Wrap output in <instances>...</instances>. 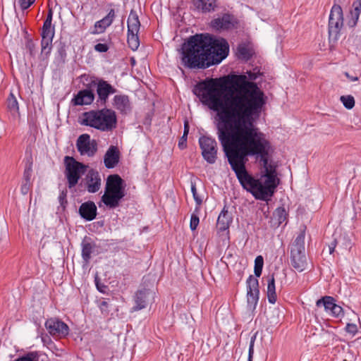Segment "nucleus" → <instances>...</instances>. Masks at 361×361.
Segmentation results:
<instances>
[{"label": "nucleus", "mask_w": 361, "mask_h": 361, "mask_svg": "<svg viewBox=\"0 0 361 361\" xmlns=\"http://www.w3.org/2000/svg\"><path fill=\"white\" fill-rule=\"evenodd\" d=\"M96 91L97 94V103L105 106L109 97L111 94H115L117 92V90L109 83L108 81L104 80V79H99L98 80Z\"/></svg>", "instance_id": "obj_13"}, {"label": "nucleus", "mask_w": 361, "mask_h": 361, "mask_svg": "<svg viewBox=\"0 0 361 361\" xmlns=\"http://www.w3.org/2000/svg\"><path fill=\"white\" fill-rule=\"evenodd\" d=\"M353 6H354V9H355V12L353 14L355 19H353L352 24H351V21L349 22V23L350 24L351 26H355L357 23L358 18H359V16L361 12V0H357L356 1H355L353 3Z\"/></svg>", "instance_id": "obj_35"}, {"label": "nucleus", "mask_w": 361, "mask_h": 361, "mask_svg": "<svg viewBox=\"0 0 361 361\" xmlns=\"http://www.w3.org/2000/svg\"><path fill=\"white\" fill-rule=\"evenodd\" d=\"M127 25L128 32H139L141 25L138 15L134 9H131L127 21Z\"/></svg>", "instance_id": "obj_25"}, {"label": "nucleus", "mask_w": 361, "mask_h": 361, "mask_svg": "<svg viewBox=\"0 0 361 361\" xmlns=\"http://www.w3.org/2000/svg\"><path fill=\"white\" fill-rule=\"evenodd\" d=\"M305 231L300 232L294 240L290 247V263L298 271L302 272L307 268V259L305 247Z\"/></svg>", "instance_id": "obj_6"}, {"label": "nucleus", "mask_w": 361, "mask_h": 361, "mask_svg": "<svg viewBox=\"0 0 361 361\" xmlns=\"http://www.w3.org/2000/svg\"><path fill=\"white\" fill-rule=\"evenodd\" d=\"M54 33V30H42L41 54L44 55L46 59H47L51 54Z\"/></svg>", "instance_id": "obj_15"}, {"label": "nucleus", "mask_w": 361, "mask_h": 361, "mask_svg": "<svg viewBox=\"0 0 361 361\" xmlns=\"http://www.w3.org/2000/svg\"><path fill=\"white\" fill-rule=\"evenodd\" d=\"M80 123L90 126L102 132H109L117 126V116L111 109L90 110L82 114Z\"/></svg>", "instance_id": "obj_3"}, {"label": "nucleus", "mask_w": 361, "mask_h": 361, "mask_svg": "<svg viewBox=\"0 0 361 361\" xmlns=\"http://www.w3.org/2000/svg\"><path fill=\"white\" fill-rule=\"evenodd\" d=\"M264 266V258L262 255L257 256L255 259L254 273L255 277L250 275L246 281L247 303L250 310H254L259 298V281Z\"/></svg>", "instance_id": "obj_5"}, {"label": "nucleus", "mask_w": 361, "mask_h": 361, "mask_svg": "<svg viewBox=\"0 0 361 361\" xmlns=\"http://www.w3.org/2000/svg\"><path fill=\"white\" fill-rule=\"evenodd\" d=\"M56 53H55V61L58 64H64L66 61L67 54L66 42L61 37L59 40L55 42Z\"/></svg>", "instance_id": "obj_24"}, {"label": "nucleus", "mask_w": 361, "mask_h": 361, "mask_svg": "<svg viewBox=\"0 0 361 361\" xmlns=\"http://www.w3.org/2000/svg\"><path fill=\"white\" fill-rule=\"evenodd\" d=\"M126 186L125 181L119 175H109L106 178L104 193L102 196V202L109 209L118 207L126 195Z\"/></svg>", "instance_id": "obj_4"}, {"label": "nucleus", "mask_w": 361, "mask_h": 361, "mask_svg": "<svg viewBox=\"0 0 361 361\" xmlns=\"http://www.w3.org/2000/svg\"><path fill=\"white\" fill-rule=\"evenodd\" d=\"M237 54L238 59L247 61L252 56V51L245 44H240L237 48Z\"/></svg>", "instance_id": "obj_30"}, {"label": "nucleus", "mask_w": 361, "mask_h": 361, "mask_svg": "<svg viewBox=\"0 0 361 361\" xmlns=\"http://www.w3.org/2000/svg\"><path fill=\"white\" fill-rule=\"evenodd\" d=\"M267 281V299L269 303L274 304L277 300V295L276 293L275 279L274 274L268 276Z\"/></svg>", "instance_id": "obj_27"}, {"label": "nucleus", "mask_w": 361, "mask_h": 361, "mask_svg": "<svg viewBox=\"0 0 361 361\" xmlns=\"http://www.w3.org/2000/svg\"><path fill=\"white\" fill-rule=\"evenodd\" d=\"M343 25V16L341 7L334 4L330 11L329 18V38L330 41L336 42Z\"/></svg>", "instance_id": "obj_8"}, {"label": "nucleus", "mask_w": 361, "mask_h": 361, "mask_svg": "<svg viewBox=\"0 0 361 361\" xmlns=\"http://www.w3.org/2000/svg\"><path fill=\"white\" fill-rule=\"evenodd\" d=\"M343 361H348V360H344Z\"/></svg>", "instance_id": "obj_58"}, {"label": "nucleus", "mask_w": 361, "mask_h": 361, "mask_svg": "<svg viewBox=\"0 0 361 361\" xmlns=\"http://www.w3.org/2000/svg\"><path fill=\"white\" fill-rule=\"evenodd\" d=\"M189 129H190V126H189L188 122V121H185V123H184L183 135L181 137V138H180V140H179V142H178V147L181 149H183L186 147V142H187L188 135L189 133Z\"/></svg>", "instance_id": "obj_33"}, {"label": "nucleus", "mask_w": 361, "mask_h": 361, "mask_svg": "<svg viewBox=\"0 0 361 361\" xmlns=\"http://www.w3.org/2000/svg\"><path fill=\"white\" fill-rule=\"evenodd\" d=\"M340 100L347 109H352L355 106V99L351 95L341 96Z\"/></svg>", "instance_id": "obj_34"}, {"label": "nucleus", "mask_w": 361, "mask_h": 361, "mask_svg": "<svg viewBox=\"0 0 361 361\" xmlns=\"http://www.w3.org/2000/svg\"><path fill=\"white\" fill-rule=\"evenodd\" d=\"M78 213L82 219L90 221L96 218L97 208L94 202L87 201L81 204L78 209Z\"/></svg>", "instance_id": "obj_16"}, {"label": "nucleus", "mask_w": 361, "mask_h": 361, "mask_svg": "<svg viewBox=\"0 0 361 361\" xmlns=\"http://www.w3.org/2000/svg\"><path fill=\"white\" fill-rule=\"evenodd\" d=\"M108 302L107 301H102L101 303H100V309L102 310V312H104V311H107V307H108Z\"/></svg>", "instance_id": "obj_53"}, {"label": "nucleus", "mask_w": 361, "mask_h": 361, "mask_svg": "<svg viewBox=\"0 0 361 361\" xmlns=\"http://www.w3.org/2000/svg\"><path fill=\"white\" fill-rule=\"evenodd\" d=\"M99 41H103V42H104V41H106V40H105V39H99Z\"/></svg>", "instance_id": "obj_56"}, {"label": "nucleus", "mask_w": 361, "mask_h": 361, "mask_svg": "<svg viewBox=\"0 0 361 361\" xmlns=\"http://www.w3.org/2000/svg\"><path fill=\"white\" fill-rule=\"evenodd\" d=\"M32 163L30 162L29 164H27L26 165L25 170H24L23 178H24L25 182H26L27 183H30V178H31L32 172Z\"/></svg>", "instance_id": "obj_38"}, {"label": "nucleus", "mask_w": 361, "mask_h": 361, "mask_svg": "<svg viewBox=\"0 0 361 361\" xmlns=\"http://www.w3.org/2000/svg\"><path fill=\"white\" fill-rule=\"evenodd\" d=\"M200 222L199 217L197 214H192L190 217V228L192 231H195Z\"/></svg>", "instance_id": "obj_42"}, {"label": "nucleus", "mask_w": 361, "mask_h": 361, "mask_svg": "<svg viewBox=\"0 0 361 361\" xmlns=\"http://www.w3.org/2000/svg\"><path fill=\"white\" fill-rule=\"evenodd\" d=\"M67 193V190L65 189L60 192L59 196V202L60 203V205L63 208H65L66 205L68 204V201L66 200Z\"/></svg>", "instance_id": "obj_41"}, {"label": "nucleus", "mask_w": 361, "mask_h": 361, "mask_svg": "<svg viewBox=\"0 0 361 361\" xmlns=\"http://www.w3.org/2000/svg\"><path fill=\"white\" fill-rule=\"evenodd\" d=\"M190 186H191V192L192 193L193 198L197 204V206H200L202 203V200L201 197L197 195V189H196V184L195 181L191 180L190 182Z\"/></svg>", "instance_id": "obj_39"}, {"label": "nucleus", "mask_w": 361, "mask_h": 361, "mask_svg": "<svg viewBox=\"0 0 361 361\" xmlns=\"http://www.w3.org/2000/svg\"><path fill=\"white\" fill-rule=\"evenodd\" d=\"M199 145L203 159L210 164L216 162L217 159V142L215 139L202 135L199 138Z\"/></svg>", "instance_id": "obj_9"}, {"label": "nucleus", "mask_w": 361, "mask_h": 361, "mask_svg": "<svg viewBox=\"0 0 361 361\" xmlns=\"http://www.w3.org/2000/svg\"><path fill=\"white\" fill-rule=\"evenodd\" d=\"M238 21L232 14L224 13L211 21V26L216 30H229L237 27Z\"/></svg>", "instance_id": "obj_11"}, {"label": "nucleus", "mask_w": 361, "mask_h": 361, "mask_svg": "<svg viewBox=\"0 0 361 361\" xmlns=\"http://www.w3.org/2000/svg\"><path fill=\"white\" fill-rule=\"evenodd\" d=\"M97 78L94 76H91L87 74H82L80 76L81 82H82L83 85H85V82H90V81H92V80Z\"/></svg>", "instance_id": "obj_50"}, {"label": "nucleus", "mask_w": 361, "mask_h": 361, "mask_svg": "<svg viewBox=\"0 0 361 361\" xmlns=\"http://www.w3.org/2000/svg\"><path fill=\"white\" fill-rule=\"evenodd\" d=\"M137 34L138 32H128L127 42L133 51H136L140 46V39Z\"/></svg>", "instance_id": "obj_32"}, {"label": "nucleus", "mask_w": 361, "mask_h": 361, "mask_svg": "<svg viewBox=\"0 0 361 361\" xmlns=\"http://www.w3.org/2000/svg\"><path fill=\"white\" fill-rule=\"evenodd\" d=\"M337 243H338L337 239L336 238H334L333 240L329 244V250L330 254L334 253Z\"/></svg>", "instance_id": "obj_51"}, {"label": "nucleus", "mask_w": 361, "mask_h": 361, "mask_svg": "<svg viewBox=\"0 0 361 361\" xmlns=\"http://www.w3.org/2000/svg\"><path fill=\"white\" fill-rule=\"evenodd\" d=\"M120 152L116 146L111 145L104 157V164L106 169H114L119 162Z\"/></svg>", "instance_id": "obj_18"}, {"label": "nucleus", "mask_w": 361, "mask_h": 361, "mask_svg": "<svg viewBox=\"0 0 361 361\" xmlns=\"http://www.w3.org/2000/svg\"><path fill=\"white\" fill-rule=\"evenodd\" d=\"M99 79L100 78H97L92 80V81H90V82H85V85H84L85 88L84 90L94 91V88L97 87L98 80H99Z\"/></svg>", "instance_id": "obj_46"}, {"label": "nucleus", "mask_w": 361, "mask_h": 361, "mask_svg": "<svg viewBox=\"0 0 361 361\" xmlns=\"http://www.w3.org/2000/svg\"><path fill=\"white\" fill-rule=\"evenodd\" d=\"M36 0H19L18 3L22 11L27 9Z\"/></svg>", "instance_id": "obj_45"}, {"label": "nucleus", "mask_w": 361, "mask_h": 361, "mask_svg": "<svg viewBox=\"0 0 361 361\" xmlns=\"http://www.w3.org/2000/svg\"><path fill=\"white\" fill-rule=\"evenodd\" d=\"M257 332L255 333L250 338L249 350H248V355H254V345L255 342L257 338Z\"/></svg>", "instance_id": "obj_47"}, {"label": "nucleus", "mask_w": 361, "mask_h": 361, "mask_svg": "<svg viewBox=\"0 0 361 361\" xmlns=\"http://www.w3.org/2000/svg\"><path fill=\"white\" fill-rule=\"evenodd\" d=\"M76 147L81 155L93 157L97 151V143L95 140L90 139L88 134H82L76 141Z\"/></svg>", "instance_id": "obj_10"}, {"label": "nucleus", "mask_w": 361, "mask_h": 361, "mask_svg": "<svg viewBox=\"0 0 361 361\" xmlns=\"http://www.w3.org/2000/svg\"><path fill=\"white\" fill-rule=\"evenodd\" d=\"M253 360V355H248L247 361H252Z\"/></svg>", "instance_id": "obj_55"}, {"label": "nucleus", "mask_w": 361, "mask_h": 361, "mask_svg": "<svg viewBox=\"0 0 361 361\" xmlns=\"http://www.w3.org/2000/svg\"><path fill=\"white\" fill-rule=\"evenodd\" d=\"M232 222V214L229 213L226 206H224L218 216L216 228L221 232L225 231L226 230H228L230 225L231 224Z\"/></svg>", "instance_id": "obj_23"}, {"label": "nucleus", "mask_w": 361, "mask_h": 361, "mask_svg": "<svg viewBox=\"0 0 361 361\" xmlns=\"http://www.w3.org/2000/svg\"><path fill=\"white\" fill-rule=\"evenodd\" d=\"M81 256L83 262V267L90 264L91 259V255L94 252L96 245L91 240L90 238L85 237L81 243Z\"/></svg>", "instance_id": "obj_20"}, {"label": "nucleus", "mask_w": 361, "mask_h": 361, "mask_svg": "<svg viewBox=\"0 0 361 361\" xmlns=\"http://www.w3.org/2000/svg\"><path fill=\"white\" fill-rule=\"evenodd\" d=\"M94 282H95L97 289L100 293H106L107 290H109L108 286L105 285L104 283H102L97 276H95Z\"/></svg>", "instance_id": "obj_40"}, {"label": "nucleus", "mask_w": 361, "mask_h": 361, "mask_svg": "<svg viewBox=\"0 0 361 361\" xmlns=\"http://www.w3.org/2000/svg\"><path fill=\"white\" fill-rule=\"evenodd\" d=\"M15 361H38V355L36 352H30L18 357Z\"/></svg>", "instance_id": "obj_37"}, {"label": "nucleus", "mask_w": 361, "mask_h": 361, "mask_svg": "<svg viewBox=\"0 0 361 361\" xmlns=\"http://www.w3.org/2000/svg\"><path fill=\"white\" fill-rule=\"evenodd\" d=\"M198 82L192 92L216 112L218 139L242 187L256 200L268 201L278 185L276 166L269 163L271 143L255 121L267 97L255 80L258 70Z\"/></svg>", "instance_id": "obj_1"}, {"label": "nucleus", "mask_w": 361, "mask_h": 361, "mask_svg": "<svg viewBox=\"0 0 361 361\" xmlns=\"http://www.w3.org/2000/svg\"><path fill=\"white\" fill-rule=\"evenodd\" d=\"M229 53L228 42L208 33L189 37L181 45V64L189 69H206L220 63Z\"/></svg>", "instance_id": "obj_2"}, {"label": "nucleus", "mask_w": 361, "mask_h": 361, "mask_svg": "<svg viewBox=\"0 0 361 361\" xmlns=\"http://www.w3.org/2000/svg\"><path fill=\"white\" fill-rule=\"evenodd\" d=\"M30 184L25 182L21 186V192L23 195H26L28 192Z\"/></svg>", "instance_id": "obj_52"}, {"label": "nucleus", "mask_w": 361, "mask_h": 361, "mask_svg": "<svg viewBox=\"0 0 361 361\" xmlns=\"http://www.w3.org/2000/svg\"><path fill=\"white\" fill-rule=\"evenodd\" d=\"M64 164L66 166L64 174L67 179V186L72 190L78 184L81 176L86 172L87 166L69 156L65 157Z\"/></svg>", "instance_id": "obj_7"}, {"label": "nucleus", "mask_w": 361, "mask_h": 361, "mask_svg": "<svg viewBox=\"0 0 361 361\" xmlns=\"http://www.w3.org/2000/svg\"><path fill=\"white\" fill-rule=\"evenodd\" d=\"M86 188L87 190L90 193H95L100 189L101 178L100 175L94 169H90L86 175Z\"/></svg>", "instance_id": "obj_14"}, {"label": "nucleus", "mask_w": 361, "mask_h": 361, "mask_svg": "<svg viewBox=\"0 0 361 361\" xmlns=\"http://www.w3.org/2000/svg\"><path fill=\"white\" fill-rule=\"evenodd\" d=\"M26 48L29 50L30 54L34 56L35 53V44L32 39H28L26 42Z\"/></svg>", "instance_id": "obj_48"}, {"label": "nucleus", "mask_w": 361, "mask_h": 361, "mask_svg": "<svg viewBox=\"0 0 361 361\" xmlns=\"http://www.w3.org/2000/svg\"><path fill=\"white\" fill-rule=\"evenodd\" d=\"M132 63H133V64L135 63V60L133 59H132Z\"/></svg>", "instance_id": "obj_57"}, {"label": "nucleus", "mask_w": 361, "mask_h": 361, "mask_svg": "<svg viewBox=\"0 0 361 361\" xmlns=\"http://www.w3.org/2000/svg\"><path fill=\"white\" fill-rule=\"evenodd\" d=\"M94 49L97 52L104 53L109 50V47L106 43H98L94 45Z\"/></svg>", "instance_id": "obj_44"}, {"label": "nucleus", "mask_w": 361, "mask_h": 361, "mask_svg": "<svg viewBox=\"0 0 361 361\" xmlns=\"http://www.w3.org/2000/svg\"><path fill=\"white\" fill-rule=\"evenodd\" d=\"M7 109L13 118L19 117L18 102L13 92H11L7 98Z\"/></svg>", "instance_id": "obj_28"}, {"label": "nucleus", "mask_w": 361, "mask_h": 361, "mask_svg": "<svg viewBox=\"0 0 361 361\" xmlns=\"http://www.w3.org/2000/svg\"><path fill=\"white\" fill-rule=\"evenodd\" d=\"M193 5L204 13L214 11L217 6L216 0H194Z\"/></svg>", "instance_id": "obj_26"}, {"label": "nucleus", "mask_w": 361, "mask_h": 361, "mask_svg": "<svg viewBox=\"0 0 361 361\" xmlns=\"http://www.w3.org/2000/svg\"><path fill=\"white\" fill-rule=\"evenodd\" d=\"M115 16L116 15L114 9H110L108 14L105 17L94 23V30L91 32V33L93 35H97L104 32L105 30L112 24Z\"/></svg>", "instance_id": "obj_19"}, {"label": "nucleus", "mask_w": 361, "mask_h": 361, "mask_svg": "<svg viewBox=\"0 0 361 361\" xmlns=\"http://www.w3.org/2000/svg\"><path fill=\"white\" fill-rule=\"evenodd\" d=\"M335 304V300L333 297L331 296H324L321 299L318 300L316 302V305L317 307H320L323 305L326 312H330L332 310V306Z\"/></svg>", "instance_id": "obj_31"}, {"label": "nucleus", "mask_w": 361, "mask_h": 361, "mask_svg": "<svg viewBox=\"0 0 361 361\" xmlns=\"http://www.w3.org/2000/svg\"><path fill=\"white\" fill-rule=\"evenodd\" d=\"M45 327L51 335L59 337H65L69 332L68 326L57 318L48 319Z\"/></svg>", "instance_id": "obj_12"}, {"label": "nucleus", "mask_w": 361, "mask_h": 361, "mask_svg": "<svg viewBox=\"0 0 361 361\" xmlns=\"http://www.w3.org/2000/svg\"><path fill=\"white\" fill-rule=\"evenodd\" d=\"M288 213L283 207L276 208L273 212L272 221L274 225L279 227L282 223L286 221Z\"/></svg>", "instance_id": "obj_29"}, {"label": "nucleus", "mask_w": 361, "mask_h": 361, "mask_svg": "<svg viewBox=\"0 0 361 361\" xmlns=\"http://www.w3.org/2000/svg\"><path fill=\"white\" fill-rule=\"evenodd\" d=\"M153 293L149 289L143 288L138 290L134 297L135 305L133 307L134 311H138L145 308L147 305V299Z\"/></svg>", "instance_id": "obj_22"}, {"label": "nucleus", "mask_w": 361, "mask_h": 361, "mask_svg": "<svg viewBox=\"0 0 361 361\" xmlns=\"http://www.w3.org/2000/svg\"><path fill=\"white\" fill-rule=\"evenodd\" d=\"M113 106L121 114H127L131 109L129 97L126 94H116L113 98Z\"/></svg>", "instance_id": "obj_21"}, {"label": "nucleus", "mask_w": 361, "mask_h": 361, "mask_svg": "<svg viewBox=\"0 0 361 361\" xmlns=\"http://www.w3.org/2000/svg\"><path fill=\"white\" fill-rule=\"evenodd\" d=\"M332 310L331 311V314L335 317H339L341 315L343 314V308L336 305V303L332 307Z\"/></svg>", "instance_id": "obj_43"}, {"label": "nucleus", "mask_w": 361, "mask_h": 361, "mask_svg": "<svg viewBox=\"0 0 361 361\" xmlns=\"http://www.w3.org/2000/svg\"><path fill=\"white\" fill-rule=\"evenodd\" d=\"M52 17L53 11L50 8L48 11L47 18L43 23L42 30L55 31L54 27H51Z\"/></svg>", "instance_id": "obj_36"}, {"label": "nucleus", "mask_w": 361, "mask_h": 361, "mask_svg": "<svg viewBox=\"0 0 361 361\" xmlns=\"http://www.w3.org/2000/svg\"><path fill=\"white\" fill-rule=\"evenodd\" d=\"M94 91L81 90L74 96L71 102L74 106L89 105L94 102Z\"/></svg>", "instance_id": "obj_17"}, {"label": "nucleus", "mask_w": 361, "mask_h": 361, "mask_svg": "<svg viewBox=\"0 0 361 361\" xmlns=\"http://www.w3.org/2000/svg\"><path fill=\"white\" fill-rule=\"evenodd\" d=\"M345 331L348 333L351 334L354 336L357 332V325L355 324L348 323V324H347V325L345 326Z\"/></svg>", "instance_id": "obj_49"}, {"label": "nucleus", "mask_w": 361, "mask_h": 361, "mask_svg": "<svg viewBox=\"0 0 361 361\" xmlns=\"http://www.w3.org/2000/svg\"><path fill=\"white\" fill-rule=\"evenodd\" d=\"M345 75L350 79L352 81H357L358 80V78L357 76L355 77H350L349 74L348 73H345Z\"/></svg>", "instance_id": "obj_54"}]
</instances>
